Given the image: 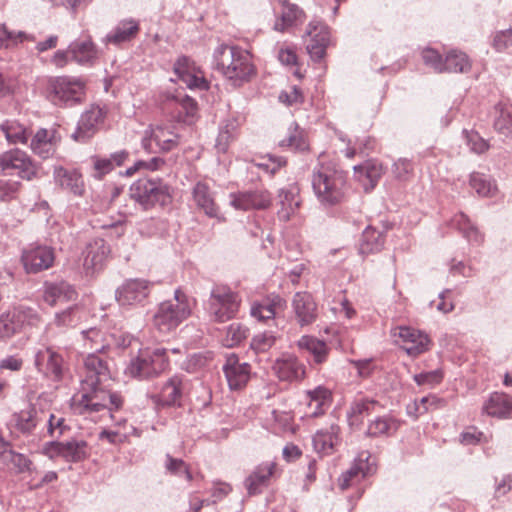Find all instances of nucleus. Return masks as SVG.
Listing matches in <instances>:
<instances>
[{
    "instance_id": "obj_19",
    "label": "nucleus",
    "mask_w": 512,
    "mask_h": 512,
    "mask_svg": "<svg viewBox=\"0 0 512 512\" xmlns=\"http://www.w3.org/2000/svg\"><path fill=\"white\" fill-rule=\"evenodd\" d=\"M151 285L144 279H129L116 291V299L122 306L142 303L150 294Z\"/></svg>"
},
{
    "instance_id": "obj_10",
    "label": "nucleus",
    "mask_w": 512,
    "mask_h": 512,
    "mask_svg": "<svg viewBox=\"0 0 512 512\" xmlns=\"http://www.w3.org/2000/svg\"><path fill=\"white\" fill-rule=\"evenodd\" d=\"M180 134L172 123L149 127L144 132L142 147L150 153L168 152L180 143Z\"/></svg>"
},
{
    "instance_id": "obj_45",
    "label": "nucleus",
    "mask_w": 512,
    "mask_h": 512,
    "mask_svg": "<svg viewBox=\"0 0 512 512\" xmlns=\"http://www.w3.org/2000/svg\"><path fill=\"white\" fill-rule=\"evenodd\" d=\"M0 130L5 135L8 143L27 144L30 136L29 130L16 120H6L0 125Z\"/></svg>"
},
{
    "instance_id": "obj_56",
    "label": "nucleus",
    "mask_w": 512,
    "mask_h": 512,
    "mask_svg": "<svg viewBox=\"0 0 512 512\" xmlns=\"http://www.w3.org/2000/svg\"><path fill=\"white\" fill-rule=\"evenodd\" d=\"M278 60L285 66L294 67L293 74L298 79H303L305 72H302L299 67L298 55L292 46L282 45L278 51Z\"/></svg>"
},
{
    "instance_id": "obj_32",
    "label": "nucleus",
    "mask_w": 512,
    "mask_h": 512,
    "mask_svg": "<svg viewBox=\"0 0 512 512\" xmlns=\"http://www.w3.org/2000/svg\"><path fill=\"white\" fill-rule=\"evenodd\" d=\"M356 180L360 182L365 191H371L382 177L384 170L381 163L376 160H367L354 167Z\"/></svg>"
},
{
    "instance_id": "obj_25",
    "label": "nucleus",
    "mask_w": 512,
    "mask_h": 512,
    "mask_svg": "<svg viewBox=\"0 0 512 512\" xmlns=\"http://www.w3.org/2000/svg\"><path fill=\"white\" fill-rule=\"evenodd\" d=\"M174 72L189 88L206 90L209 87L203 72L187 57H181L176 61Z\"/></svg>"
},
{
    "instance_id": "obj_24",
    "label": "nucleus",
    "mask_w": 512,
    "mask_h": 512,
    "mask_svg": "<svg viewBox=\"0 0 512 512\" xmlns=\"http://www.w3.org/2000/svg\"><path fill=\"white\" fill-rule=\"evenodd\" d=\"M54 259V251L47 246H31L22 255V262L29 273H37L50 268Z\"/></svg>"
},
{
    "instance_id": "obj_21",
    "label": "nucleus",
    "mask_w": 512,
    "mask_h": 512,
    "mask_svg": "<svg viewBox=\"0 0 512 512\" xmlns=\"http://www.w3.org/2000/svg\"><path fill=\"white\" fill-rule=\"evenodd\" d=\"M292 308L297 323L303 327L314 323L318 317V306L309 292H297L292 299Z\"/></svg>"
},
{
    "instance_id": "obj_54",
    "label": "nucleus",
    "mask_w": 512,
    "mask_h": 512,
    "mask_svg": "<svg viewBox=\"0 0 512 512\" xmlns=\"http://www.w3.org/2000/svg\"><path fill=\"white\" fill-rule=\"evenodd\" d=\"M453 222L457 228L463 233V235L471 242H481L482 235L478 228L471 222L469 217L460 212L453 218Z\"/></svg>"
},
{
    "instance_id": "obj_20",
    "label": "nucleus",
    "mask_w": 512,
    "mask_h": 512,
    "mask_svg": "<svg viewBox=\"0 0 512 512\" xmlns=\"http://www.w3.org/2000/svg\"><path fill=\"white\" fill-rule=\"evenodd\" d=\"M369 459L370 453L367 451H363L358 455L352 466L338 478V486L341 490H347L357 485L373 471Z\"/></svg>"
},
{
    "instance_id": "obj_37",
    "label": "nucleus",
    "mask_w": 512,
    "mask_h": 512,
    "mask_svg": "<svg viewBox=\"0 0 512 512\" xmlns=\"http://www.w3.org/2000/svg\"><path fill=\"white\" fill-rule=\"evenodd\" d=\"M43 298L50 306H55L57 303L75 300L77 292L66 282L50 283L45 285Z\"/></svg>"
},
{
    "instance_id": "obj_58",
    "label": "nucleus",
    "mask_w": 512,
    "mask_h": 512,
    "mask_svg": "<svg viewBox=\"0 0 512 512\" xmlns=\"http://www.w3.org/2000/svg\"><path fill=\"white\" fill-rule=\"evenodd\" d=\"M248 336V329L239 323L231 324L223 339L224 345L227 347H234L239 345Z\"/></svg>"
},
{
    "instance_id": "obj_41",
    "label": "nucleus",
    "mask_w": 512,
    "mask_h": 512,
    "mask_svg": "<svg viewBox=\"0 0 512 512\" xmlns=\"http://www.w3.org/2000/svg\"><path fill=\"white\" fill-rule=\"evenodd\" d=\"M11 321L20 332L24 326L37 327L41 323V316L36 310L19 305L9 310Z\"/></svg>"
},
{
    "instance_id": "obj_5",
    "label": "nucleus",
    "mask_w": 512,
    "mask_h": 512,
    "mask_svg": "<svg viewBox=\"0 0 512 512\" xmlns=\"http://www.w3.org/2000/svg\"><path fill=\"white\" fill-rule=\"evenodd\" d=\"M169 366V360L164 349H140L126 368V374L139 379L158 376Z\"/></svg>"
},
{
    "instance_id": "obj_46",
    "label": "nucleus",
    "mask_w": 512,
    "mask_h": 512,
    "mask_svg": "<svg viewBox=\"0 0 512 512\" xmlns=\"http://www.w3.org/2000/svg\"><path fill=\"white\" fill-rule=\"evenodd\" d=\"M384 235L373 227H367L361 236L359 252L368 255L381 251L384 245Z\"/></svg>"
},
{
    "instance_id": "obj_12",
    "label": "nucleus",
    "mask_w": 512,
    "mask_h": 512,
    "mask_svg": "<svg viewBox=\"0 0 512 512\" xmlns=\"http://www.w3.org/2000/svg\"><path fill=\"white\" fill-rule=\"evenodd\" d=\"M271 5L275 17L273 30L276 32H288L306 18L304 10L289 0H272Z\"/></svg>"
},
{
    "instance_id": "obj_9",
    "label": "nucleus",
    "mask_w": 512,
    "mask_h": 512,
    "mask_svg": "<svg viewBox=\"0 0 512 512\" xmlns=\"http://www.w3.org/2000/svg\"><path fill=\"white\" fill-rule=\"evenodd\" d=\"M38 165L23 150L13 148L0 154V176L16 175L30 181L38 175Z\"/></svg>"
},
{
    "instance_id": "obj_6",
    "label": "nucleus",
    "mask_w": 512,
    "mask_h": 512,
    "mask_svg": "<svg viewBox=\"0 0 512 512\" xmlns=\"http://www.w3.org/2000/svg\"><path fill=\"white\" fill-rule=\"evenodd\" d=\"M130 196L144 210L171 202L170 187L160 179H139L130 187Z\"/></svg>"
},
{
    "instance_id": "obj_36",
    "label": "nucleus",
    "mask_w": 512,
    "mask_h": 512,
    "mask_svg": "<svg viewBox=\"0 0 512 512\" xmlns=\"http://www.w3.org/2000/svg\"><path fill=\"white\" fill-rule=\"evenodd\" d=\"M296 346L300 351L308 352L317 365L325 363L330 354V348L327 343L312 335L301 336L296 342Z\"/></svg>"
},
{
    "instance_id": "obj_48",
    "label": "nucleus",
    "mask_w": 512,
    "mask_h": 512,
    "mask_svg": "<svg viewBox=\"0 0 512 512\" xmlns=\"http://www.w3.org/2000/svg\"><path fill=\"white\" fill-rule=\"evenodd\" d=\"M472 63L468 55L462 51L453 49L445 56V72L467 73Z\"/></svg>"
},
{
    "instance_id": "obj_3",
    "label": "nucleus",
    "mask_w": 512,
    "mask_h": 512,
    "mask_svg": "<svg viewBox=\"0 0 512 512\" xmlns=\"http://www.w3.org/2000/svg\"><path fill=\"white\" fill-rule=\"evenodd\" d=\"M82 391L72 398V407L78 413L117 410L123 404L121 395L110 389V384L81 387Z\"/></svg>"
},
{
    "instance_id": "obj_18",
    "label": "nucleus",
    "mask_w": 512,
    "mask_h": 512,
    "mask_svg": "<svg viewBox=\"0 0 512 512\" xmlns=\"http://www.w3.org/2000/svg\"><path fill=\"white\" fill-rule=\"evenodd\" d=\"M43 452L50 458L61 456L72 462L81 461L88 455L87 443L83 440L50 442L44 446Z\"/></svg>"
},
{
    "instance_id": "obj_26",
    "label": "nucleus",
    "mask_w": 512,
    "mask_h": 512,
    "mask_svg": "<svg viewBox=\"0 0 512 512\" xmlns=\"http://www.w3.org/2000/svg\"><path fill=\"white\" fill-rule=\"evenodd\" d=\"M105 111L99 106H92L80 118L77 130L73 134L76 141L84 142L94 135L105 118Z\"/></svg>"
},
{
    "instance_id": "obj_28",
    "label": "nucleus",
    "mask_w": 512,
    "mask_h": 512,
    "mask_svg": "<svg viewBox=\"0 0 512 512\" xmlns=\"http://www.w3.org/2000/svg\"><path fill=\"white\" fill-rule=\"evenodd\" d=\"M184 388L183 378L174 375L162 385L160 392L151 398L159 406H175L180 403Z\"/></svg>"
},
{
    "instance_id": "obj_4",
    "label": "nucleus",
    "mask_w": 512,
    "mask_h": 512,
    "mask_svg": "<svg viewBox=\"0 0 512 512\" xmlns=\"http://www.w3.org/2000/svg\"><path fill=\"white\" fill-rule=\"evenodd\" d=\"M195 301L181 290H176L174 299L162 302L153 317L154 327L161 333H169L191 316Z\"/></svg>"
},
{
    "instance_id": "obj_17",
    "label": "nucleus",
    "mask_w": 512,
    "mask_h": 512,
    "mask_svg": "<svg viewBox=\"0 0 512 512\" xmlns=\"http://www.w3.org/2000/svg\"><path fill=\"white\" fill-rule=\"evenodd\" d=\"M230 204L237 210L267 209L272 204L271 193L266 189L230 194Z\"/></svg>"
},
{
    "instance_id": "obj_31",
    "label": "nucleus",
    "mask_w": 512,
    "mask_h": 512,
    "mask_svg": "<svg viewBox=\"0 0 512 512\" xmlns=\"http://www.w3.org/2000/svg\"><path fill=\"white\" fill-rule=\"evenodd\" d=\"M71 60L80 65H93L98 59V49L91 36L79 38L69 45Z\"/></svg>"
},
{
    "instance_id": "obj_29",
    "label": "nucleus",
    "mask_w": 512,
    "mask_h": 512,
    "mask_svg": "<svg viewBox=\"0 0 512 512\" xmlns=\"http://www.w3.org/2000/svg\"><path fill=\"white\" fill-rule=\"evenodd\" d=\"M140 29L139 20L131 17L122 19L113 30L105 36L104 43L119 46L123 43L131 42L137 38Z\"/></svg>"
},
{
    "instance_id": "obj_64",
    "label": "nucleus",
    "mask_w": 512,
    "mask_h": 512,
    "mask_svg": "<svg viewBox=\"0 0 512 512\" xmlns=\"http://www.w3.org/2000/svg\"><path fill=\"white\" fill-rule=\"evenodd\" d=\"M276 343V337L271 332H264L253 337L251 348L259 352H266Z\"/></svg>"
},
{
    "instance_id": "obj_62",
    "label": "nucleus",
    "mask_w": 512,
    "mask_h": 512,
    "mask_svg": "<svg viewBox=\"0 0 512 512\" xmlns=\"http://www.w3.org/2000/svg\"><path fill=\"white\" fill-rule=\"evenodd\" d=\"M278 99L281 103L292 106L304 102V94L297 86H289L279 93Z\"/></svg>"
},
{
    "instance_id": "obj_53",
    "label": "nucleus",
    "mask_w": 512,
    "mask_h": 512,
    "mask_svg": "<svg viewBox=\"0 0 512 512\" xmlns=\"http://www.w3.org/2000/svg\"><path fill=\"white\" fill-rule=\"evenodd\" d=\"M391 174L397 182H410L414 177V164L407 158H399L392 164Z\"/></svg>"
},
{
    "instance_id": "obj_40",
    "label": "nucleus",
    "mask_w": 512,
    "mask_h": 512,
    "mask_svg": "<svg viewBox=\"0 0 512 512\" xmlns=\"http://www.w3.org/2000/svg\"><path fill=\"white\" fill-rule=\"evenodd\" d=\"M308 407L312 409V416L322 415L332 403V392L324 386H317L306 392Z\"/></svg>"
},
{
    "instance_id": "obj_16",
    "label": "nucleus",
    "mask_w": 512,
    "mask_h": 512,
    "mask_svg": "<svg viewBox=\"0 0 512 512\" xmlns=\"http://www.w3.org/2000/svg\"><path fill=\"white\" fill-rule=\"evenodd\" d=\"M272 370L280 381L299 382L306 377V366L297 356L290 353H283L278 357Z\"/></svg>"
},
{
    "instance_id": "obj_51",
    "label": "nucleus",
    "mask_w": 512,
    "mask_h": 512,
    "mask_svg": "<svg viewBox=\"0 0 512 512\" xmlns=\"http://www.w3.org/2000/svg\"><path fill=\"white\" fill-rule=\"evenodd\" d=\"M399 425L396 420L391 417H378L371 421L367 428V435L379 437L383 435H391L397 431Z\"/></svg>"
},
{
    "instance_id": "obj_42",
    "label": "nucleus",
    "mask_w": 512,
    "mask_h": 512,
    "mask_svg": "<svg viewBox=\"0 0 512 512\" xmlns=\"http://www.w3.org/2000/svg\"><path fill=\"white\" fill-rule=\"evenodd\" d=\"M280 146L301 152L308 151L310 148L307 133L296 123L289 126L288 135L280 140Z\"/></svg>"
},
{
    "instance_id": "obj_23",
    "label": "nucleus",
    "mask_w": 512,
    "mask_h": 512,
    "mask_svg": "<svg viewBox=\"0 0 512 512\" xmlns=\"http://www.w3.org/2000/svg\"><path fill=\"white\" fill-rule=\"evenodd\" d=\"M37 369L53 380L59 381L64 375V361L62 356L51 347L40 350L35 357Z\"/></svg>"
},
{
    "instance_id": "obj_2",
    "label": "nucleus",
    "mask_w": 512,
    "mask_h": 512,
    "mask_svg": "<svg viewBox=\"0 0 512 512\" xmlns=\"http://www.w3.org/2000/svg\"><path fill=\"white\" fill-rule=\"evenodd\" d=\"M214 57L217 69L235 85L248 82L256 75L252 55L238 46L221 45Z\"/></svg>"
},
{
    "instance_id": "obj_34",
    "label": "nucleus",
    "mask_w": 512,
    "mask_h": 512,
    "mask_svg": "<svg viewBox=\"0 0 512 512\" xmlns=\"http://www.w3.org/2000/svg\"><path fill=\"white\" fill-rule=\"evenodd\" d=\"M193 200L196 206L208 217L217 218L219 207L217 206L213 193L206 182L199 181L192 190Z\"/></svg>"
},
{
    "instance_id": "obj_30",
    "label": "nucleus",
    "mask_w": 512,
    "mask_h": 512,
    "mask_svg": "<svg viewBox=\"0 0 512 512\" xmlns=\"http://www.w3.org/2000/svg\"><path fill=\"white\" fill-rule=\"evenodd\" d=\"M482 413L497 419L512 418V397L503 392H494L482 405Z\"/></svg>"
},
{
    "instance_id": "obj_59",
    "label": "nucleus",
    "mask_w": 512,
    "mask_h": 512,
    "mask_svg": "<svg viewBox=\"0 0 512 512\" xmlns=\"http://www.w3.org/2000/svg\"><path fill=\"white\" fill-rule=\"evenodd\" d=\"M494 128L500 134L512 138V108L506 107L500 110L494 122Z\"/></svg>"
},
{
    "instance_id": "obj_13",
    "label": "nucleus",
    "mask_w": 512,
    "mask_h": 512,
    "mask_svg": "<svg viewBox=\"0 0 512 512\" xmlns=\"http://www.w3.org/2000/svg\"><path fill=\"white\" fill-rule=\"evenodd\" d=\"M395 342L409 355L417 357L430 349L429 336L412 327L400 326L392 331Z\"/></svg>"
},
{
    "instance_id": "obj_33",
    "label": "nucleus",
    "mask_w": 512,
    "mask_h": 512,
    "mask_svg": "<svg viewBox=\"0 0 512 512\" xmlns=\"http://www.w3.org/2000/svg\"><path fill=\"white\" fill-rule=\"evenodd\" d=\"M286 301L279 295H270L262 302H255L251 307V315L259 321L273 319L277 313L284 311Z\"/></svg>"
},
{
    "instance_id": "obj_61",
    "label": "nucleus",
    "mask_w": 512,
    "mask_h": 512,
    "mask_svg": "<svg viewBox=\"0 0 512 512\" xmlns=\"http://www.w3.org/2000/svg\"><path fill=\"white\" fill-rule=\"evenodd\" d=\"M282 197V207L279 210L278 215L283 221H288L299 208L300 203L296 199L295 195L290 192L283 193Z\"/></svg>"
},
{
    "instance_id": "obj_50",
    "label": "nucleus",
    "mask_w": 512,
    "mask_h": 512,
    "mask_svg": "<svg viewBox=\"0 0 512 512\" xmlns=\"http://www.w3.org/2000/svg\"><path fill=\"white\" fill-rule=\"evenodd\" d=\"M377 146V141L374 137L370 135H364L362 137H358L354 143L349 141L347 148L344 151V154L347 158L352 159L356 155H367L370 152L374 151Z\"/></svg>"
},
{
    "instance_id": "obj_47",
    "label": "nucleus",
    "mask_w": 512,
    "mask_h": 512,
    "mask_svg": "<svg viewBox=\"0 0 512 512\" xmlns=\"http://www.w3.org/2000/svg\"><path fill=\"white\" fill-rule=\"evenodd\" d=\"M171 100L178 109V118L184 123L191 124L198 112L196 101L187 95L181 94L173 96Z\"/></svg>"
},
{
    "instance_id": "obj_15",
    "label": "nucleus",
    "mask_w": 512,
    "mask_h": 512,
    "mask_svg": "<svg viewBox=\"0 0 512 512\" xmlns=\"http://www.w3.org/2000/svg\"><path fill=\"white\" fill-rule=\"evenodd\" d=\"M279 474L278 464L275 461H264L257 465L246 477L244 486L249 496L259 495L267 488Z\"/></svg>"
},
{
    "instance_id": "obj_8",
    "label": "nucleus",
    "mask_w": 512,
    "mask_h": 512,
    "mask_svg": "<svg viewBox=\"0 0 512 512\" xmlns=\"http://www.w3.org/2000/svg\"><path fill=\"white\" fill-rule=\"evenodd\" d=\"M51 100L58 105L81 103L86 94V82L80 77L58 76L48 82Z\"/></svg>"
},
{
    "instance_id": "obj_22",
    "label": "nucleus",
    "mask_w": 512,
    "mask_h": 512,
    "mask_svg": "<svg viewBox=\"0 0 512 512\" xmlns=\"http://www.w3.org/2000/svg\"><path fill=\"white\" fill-rule=\"evenodd\" d=\"M61 141L56 129H39L33 135L30 142L32 152L42 159L52 157Z\"/></svg>"
},
{
    "instance_id": "obj_52",
    "label": "nucleus",
    "mask_w": 512,
    "mask_h": 512,
    "mask_svg": "<svg viewBox=\"0 0 512 512\" xmlns=\"http://www.w3.org/2000/svg\"><path fill=\"white\" fill-rule=\"evenodd\" d=\"M470 186L481 197H489L494 195L497 190L496 185L491 179L479 172H473L470 175Z\"/></svg>"
},
{
    "instance_id": "obj_39",
    "label": "nucleus",
    "mask_w": 512,
    "mask_h": 512,
    "mask_svg": "<svg viewBox=\"0 0 512 512\" xmlns=\"http://www.w3.org/2000/svg\"><path fill=\"white\" fill-rule=\"evenodd\" d=\"M339 431L337 425H331L328 430L317 431L313 437L315 450L323 455L334 453L336 446L339 444Z\"/></svg>"
},
{
    "instance_id": "obj_11",
    "label": "nucleus",
    "mask_w": 512,
    "mask_h": 512,
    "mask_svg": "<svg viewBox=\"0 0 512 512\" xmlns=\"http://www.w3.org/2000/svg\"><path fill=\"white\" fill-rule=\"evenodd\" d=\"M304 42L310 58L313 61H321L331 44L329 27L322 21H310L306 27Z\"/></svg>"
},
{
    "instance_id": "obj_27",
    "label": "nucleus",
    "mask_w": 512,
    "mask_h": 512,
    "mask_svg": "<svg viewBox=\"0 0 512 512\" xmlns=\"http://www.w3.org/2000/svg\"><path fill=\"white\" fill-rule=\"evenodd\" d=\"M228 385L232 390H240L246 386L250 378V365L240 363L236 355L231 354L223 367Z\"/></svg>"
},
{
    "instance_id": "obj_57",
    "label": "nucleus",
    "mask_w": 512,
    "mask_h": 512,
    "mask_svg": "<svg viewBox=\"0 0 512 512\" xmlns=\"http://www.w3.org/2000/svg\"><path fill=\"white\" fill-rule=\"evenodd\" d=\"M443 404V400L431 395L423 397L419 401H415L412 405L408 406L407 410L410 415L417 418L419 415H422L431 409L442 407Z\"/></svg>"
},
{
    "instance_id": "obj_49",
    "label": "nucleus",
    "mask_w": 512,
    "mask_h": 512,
    "mask_svg": "<svg viewBox=\"0 0 512 512\" xmlns=\"http://www.w3.org/2000/svg\"><path fill=\"white\" fill-rule=\"evenodd\" d=\"M88 316L87 311L81 306H74L67 310L57 313L54 318V324L57 327H75Z\"/></svg>"
},
{
    "instance_id": "obj_7",
    "label": "nucleus",
    "mask_w": 512,
    "mask_h": 512,
    "mask_svg": "<svg viewBox=\"0 0 512 512\" xmlns=\"http://www.w3.org/2000/svg\"><path fill=\"white\" fill-rule=\"evenodd\" d=\"M241 306V297L227 285H215L211 291L208 311L217 322L233 319Z\"/></svg>"
},
{
    "instance_id": "obj_63",
    "label": "nucleus",
    "mask_w": 512,
    "mask_h": 512,
    "mask_svg": "<svg viewBox=\"0 0 512 512\" xmlns=\"http://www.w3.org/2000/svg\"><path fill=\"white\" fill-rule=\"evenodd\" d=\"M22 184L15 180H0V200L9 202L16 199Z\"/></svg>"
},
{
    "instance_id": "obj_1",
    "label": "nucleus",
    "mask_w": 512,
    "mask_h": 512,
    "mask_svg": "<svg viewBox=\"0 0 512 512\" xmlns=\"http://www.w3.org/2000/svg\"><path fill=\"white\" fill-rule=\"evenodd\" d=\"M325 156L320 157V167L314 172L312 188L319 203L326 207L342 205L349 196L346 173L335 164L326 163Z\"/></svg>"
},
{
    "instance_id": "obj_38",
    "label": "nucleus",
    "mask_w": 512,
    "mask_h": 512,
    "mask_svg": "<svg viewBox=\"0 0 512 512\" xmlns=\"http://www.w3.org/2000/svg\"><path fill=\"white\" fill-rule=\"evenodd\" d=\"M55 181L61 188L71 192L75 196H82L85 188L82 175L76 170H67L57 167L54 171Z\"/></svg>"
},
{
    "instance_id": "obj_35",
    "label": "nucleus",
    "mask_w": 512,
    "mask_h": 512,
    "mask_svg": "<svg viewBox=\"0 0 512 512\" xmlns=\"http://www.w3.org/2000/svg\"><path fill=\"white\" fill-rule=\"evenodd\" d=\"M109 247L103 240H95L86 249L84 268L87 273L93 274L101 270L107 260Z\"/></svg>"
},
{
    "instance_id": "obj_55",
    "label": "nucleus",
    "mask_w": 512,
    "mask_h": 512,
    "mask_svg": "<svg viewBox=\"0 0 512 512\" xmlns=\"http://www.w3.org/2000/svg\"><path fill=\"white\" fill-rule=\"evenodd\" d=\"M3 462L15 473H24L30 470L32 462L23 454L14 451L2 453Z\"/></svg>"
},
{
    "instance_id": "obj_43",
    "label": "nucleus",
    "mask_w": 512,
    "mask_h": 512,
    "mask_svg": "<svg viewBox=\"0 0 512 512\" xmlns=\"http://www.w3.org/2000/svg\"><path fill=\"white\" fill-rule=\"evenodd\" d=\"M377 408H380V405L375 400L367 398L356 399L351 404L348 412L350 425L359 426L362 423L363 418L368 416L371 412L376 411Z\"/></svg>"
},
{
    "instance_id": "obj_60",
    "label": "nucleus",
    "mask_w": 512,
    "mask_h": 512,
    "mask_svg": "<svg viewBox=\"0 0 512 512\" xmlns=\"http://www.w3.org/2000/svg\"><path fill=\"white\" fill-rule=\"evenodd\" d=\"M253 162L258 168L270 174H275L277 170L286 165V160L272 155L257 157L253 159Z\"/></svg>"
},
{
    "instance_id": "obj_44",
    "label": "nucleus",
    "mask_w": 512,
    "mask_h": 512,
    "mask_svg": "<svg viewBox=\"0 0 512 512\" xmlns=\"http://www.w3.org/2000/svg\"><path fill=\"white\" fill-rule=\"evenodd\" d=\"M240 122L236 118H229L219 131L215 147L218 152L226 153L232 141L239 135Z\"/></svg>"
},
{
    "instance_id": "obj_14",
    "label": "nucleus",
    "mask_w": 512,
    "mask_h": 512,
    "mask_svg": "<svg viewBox=\"0 0 512 512\" xmlns=\"http://www.w3.org/2000/svg\"><path fill=\"white\" fill-rule=\"evenodd\" d=\"M112 374L108 363L102 357L89 354L84 359L82 368L81 387H95L97 385L110 384Z\"/></svg>"
}]
</instances>
